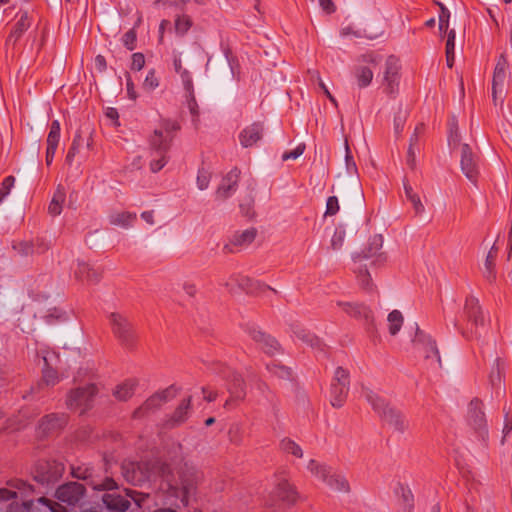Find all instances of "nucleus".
<instances>
[{"label": "nucleus", "mask_w": 512, "mask_h": 512, "mask_svg": "<svg viewBox=\"0 0 512 512\" xmlns=\"http://www.w3.org/2000/svg\"><path fill=\"white\" fill-rule=\"evenodd\" d=\"M497 252H498V249L496 248L495 245H493L491 247L490 251L488 252V254L486 256V259H485V263H484V266H485L484 276L489 281H492V280H494L496 278L495 259L497 257Z\"/></svg>", "instance_id": "nucleus-37"}, {"label": "nucleus", "mask_w": 512, "mask_h": 512, "mask_svg": "<svg viewBox=\"0 0 512 512\" xmlns=\"http://www.w3.org/2000/svg\"><path fill=\"white\" fill-rule=\"evenodd\" d=\"M46 288H52V278L48 275H40L35 281V287L29 290L30 298L35 302L46 301L50 297Z\"/></svg>", "instance_id": "nucleus-26"}, {"label": "nucleus", "mask_w": 512, "mask_h": 512, "mask_svg": "<svg viewBox=\"0 0 512 512\" xmlns=\"http://www.w3.org/2000/svg\"><path fill=\"white\" fill-rule=\"evenodd\" d=\"M440 9L439 12V31L440 33H447L450 19V11L449 9L441 2H435Z\"/></svg>", "instance_id": "nucleus-51"}, {"label": "nucleus", "mask_w": 512, "mask_h": 512, "mask_svg": "<svg viewBox=\"0 0 512 512\" xmlns=\"http://www.w3.org/2000/svg\"><path fill=\"white\" fill-rule=\"evenodd\" d=\"M139 465L135 461H124L121 465L122 475L125 480L132 485H140L145 482V476L142 472H137Z\"/></svg>", "instance_id": "nucleus-30"}, {"label": "nucleus", "mask_w": 512, "mask_h": 512, "mask_svg": "<svg viewBox=\"0 0 512 512\" xmlns=\"http://www.w3.org/2000/svg\"><path fill=\"white\" fill-rule=\"evenodd\" d=\"M159 86V79L156 77L155 69H150L144 79L143 89L153 91Z\"/></svg>", "instance_id": "nucleus-60"}, {"label": "nucleus", "mask_w": 512, "mask_h": 512, "mask_svg": "<svg viewBox=\"0 0 512 512\" xmlns=\"http://www.w3.org/2000/svg\"><path fill=\"white\" fill-rule=\"evenodd\" d=\"M399 60L394 55L389 56L386 59L385 63V71H384V82H385V92L392 96L396 92V88L399 84Z\"/></svg>", "instance_id": "nucleus-19"}, {"label": "nucleus", "mask_w": 512, "mask_h": 512, "mask_svg": "<svg viewBox=\"0 0 512 512\" xmlns=\"http://www.w3.org/2000/svg\"><path fill=\"white\" fill-rule=\"evenodd\" d=\"M92 270V266L84 261H78L77 268L74 272L75 277L81 281H86Z\"/></svg>", "instance_id": "nucleus-63"}, {"label": "nucleus", "mask_w": 512, "mask_h": 512, "mask_svg": "<svg viewBox=\"0 0 512 512\" xmlns=\"http://www.w3.org/2000/svg\"><path fill=\"white\" fill-rule=\"evenodd\" d=\"M89 486L98 491H109L118 488L116 481L110 477L105 478L101 483L90 482Z\"/></svg>", "instance_id": "nucleus-59"}, {"label": "nucleus", "mask_w": 512, "mask_h": 512, "mask_svg": "<svg viewBox=\"0 0 512 512\" xmlns=\"http://www.w3.org/2000/svg\"><path fill=\"white\" fill-rule=\"evenodd\" d=\"M239 208L243 216L252 219L255 216L254 198L249 195L248 198L239 204Z\"/></svg>", "instance_id": "nucleus-56"}, {"label": "nucleus", "mask_w": 512, "mask_h": 512, "mask_svg": "<svg viewBox=\"0 0 512 512\" xmlns=\"http://www.w3.org/2000/svg\"><path fill=\"white\" fill-rule=\"evenodd\" d=\"M412 342L415 346L420 347L424 351L426 359L435 358L438 364L441 365L440 353L436 341L421 330L417 323H415V336Z\"/></svg>", "instance_id": "nucleus-14"}, {"label": "nucleus", "mask_w": 512, "mask_h": 512, "mask_svg": "<svg viewBox=\"0 0 512 512\" xmlns=\"http://www.w3.org/2000/svg\"><path fill=\"white\" fill-rule=\"evenodd\" d=\"M45 368L42 372V382L47 386H54L58 382V372L49 367L47 359L44 358Z\"/></svg>", "instance_id": "nucleus-52"}, {"label": "nucleus", "mask_w": 512, "mask_h": 512, "mask_svg": "<svg viewBox=\"0 0 512 512\" xmlns=\"http://www.w3.org/2000/svg\"><path fill=\"white\" fill-rule=\"evenodd\" d=\"M67 318L66 312L56 307L49 309L47 314L43 316L44 321L49 325L64 322Z\"/></svg>", "instance_id": "nucleus-46"}, {"label": "nucleus", "mask_w": 512, "mask_h": 512, "mask_svg": "<svg viewBox=\"0 0 512 512\" xmlns=\"http://www.w3.org/2000/svg\"><path fill=\"white\" fill-rule=\"evenodd\" d=\"M83 144L84 138L82 137L80 131H77L65 158V162L68 165H72L75 156L79 153V150L83 146Z\"/></svg>", "instance_id": "nucleus-41"}, {"label": "nucleus", "mask_w": 512, "mask_h": 512, "mask_svg": "<svg viewBox=\"0 0 512 512\" xmlns=\"http://www.w3.org/2000/svg\"><path fill=\"white\" fill-rule=\"evenodd\" d=\"M389 333L396 335L403 324V315L399 310H393L388 314Z\"/></svg>", "instance_id": "nucleus-45"}, {"label": "nucleus", "mask_w": 512, "mask_h": 512, "mask_svg": "<svg viewBox=\"0 0 512 512\" xmlns=\"http://www.w3.org/2000/svg\"><path fill=\"white\" fill-rule=\"evenodd\" d=\"M231 281H235L238 290H241L249 295H258L267 290H271L274 293H277L275 289L270 287L269 285L250 278L248 276L242 275L240 273H234L230 276Z\"/></svg>", "instance_id": "nucleus-15"}, {"label": "nucleus", "mask_w": 512, "mask_h": 512, "mask_svg": "<svg viewBox=\"0 0 512 512\" xmlns=\"http://www.w3.org/2000/svg\"><path fill=\"white\" fill-rule=\"evenodd\" d=\"M63 463L56 460H38L33 469V479L41 485H53L62 477Z\"/></svg>", "instance_id": "nucleus-6"}, {"label": "nucleus", "mask_w": 512, "mask_h": 512, "mask_svg": "<svg viewBox=\"0 0 512 512\" xmlns=\"http://www.w3.org/2000/svg\"><path fill=\"white\" fill-rule=\"evenodd\" d=\"M105 506L115 512H125L130 507V501L115 493H105L102 497Z\"/></svg>", "instance_id": "nucleus-31"}, {"label": "nucleus", "mask_w": 512, "mask_h": 512, "mask_svg": "<svg viewBox=\"0 0 512 512\" xmlns=\"http://www.w3.org/2000/svg\"><path fill=\"white\" fill-rule=\"evenodd\" d=\"M65 200V192L61 186H58L53 198L48 206V212L52 216H58L62 212V204Z\"/></svg>", "instance_id": "nucleus-35"}, {"label": "nucleus", "mask_w": 512, "mask_h": 512, "mask_svg": "<svg viewBox=\"0 0 512 512\" xmlns=\"http://www.w3.org/2000/svg\"><path fill=\"white\" fill-rule=\"evenodd\" d=\"M352 73L360 89L368 87L373 80V71L367 66L356 65Z\"/></svg>", "instance_id": "nucleus-32"}, {"label": "nucleus", "mask_w": 512, "mask_h": 512, "mask_svg": "<svg viewBox=\"0 0 512 512\" xmlns=\"http://www.w3.org/2000/svg\"><path fill=\"white\" fill-rule=\"evenodd\" d=\"M14 184L15 177L12 175H9L3 179L0 188V204L10 194V191L13 188Z\"/></svg>", "instance_id": "nucleus-62"}, {"label": "nucleus", "mask_w": 512, "mask_h": 512, "mask_svg": "<svg viewBox=\"0 0 512 512\" xmlns=\"http://www.w3.org/2000/svg\"><path fill=\"white\" fill-rule=\"evenodd\" d=\"M122 43L123 45L129 50L133 51L136 48L137 44V32L136 28L133 27L130 30H128L123 36H122Z\"/></svg>", "instance_id": "nucleus-55"}, {"label": "nucleus", "mask_w": 512, "mask_h": 512, "mask_svg": "<svg viewBox=\"0 0 512 512\" xmlns=\"http://www.w3.org/2000/svg\"><path fill=\"white\" fill-rule=\"evenodd\" d=\"M94 469L87 465L71 466V476L73 478L86 481L89 485L90 482H94L92 479Z\"/></svg>", "instance_id": "nucleus-40"}, {"label": "nucleus", "mask_w": 512, "mask_h": 512, "mask_svg": "<svg viewBox=\"0 0 512 512\" xmlns=\"http://www.w3.org/2000/svg\"><path fill=\"white\" fill-rule=\"evenodd\" d=\"M308 470L325 482L331 489L339 492L350 491L347 479L341 474L332 472L330 467L312 459L308 463Z\"/></svg>", "instance_id": "nucleus-4"}, {"label": "nucleus", "mask_w": 512, "mask_h": 512, "mask_svg": "<svg viewBox=\"0 0 512 512\" xmlns=\"http://www.w3.org/2000/svg\"><path fill=\"white\" fill-rule=\"evenodd\" d=\"M344 312L349 316L362 321L370 337L375 338L377 334L374 315L370 307L363 303L338 302Z\"/></svg>", "instance_id": "nucleus-9"}, {"label": "nucleus", "mask_w": 512, "mask_h": 512, "mask_svg": "<svg viewBox=\"0 0 512 512\" xmlns=\"http://www.w3.org/2000/svg\"><path fill=\"white\" fill-rule=\"evenodd\" d=\"M112 332L120 344L132 350L136 346L137 335L133 324L122 314L112 312L109 315Z\"/></svg>", "instance_id": "nucleus-3"}, {"label": "nucleus", "mask_w": 512, "mask_h": 512, "mask_svg": "<svg viewBox=\"0 0 512 512\" xmlns=\"http://www.w3.org/2000/svg\"><path fill=\"white\" fill-rule=\"evenodd\" d=\"M137 219L136 213L131 212H121L116 215H113L111 217V223L114 225L122 226V227H129L132 226V224Z\"/></svg>", "instance_id": "nucleus-43"}, {"label": "nucleus", "mask_w": 512, "mask_h": 512, "mask_svg": "<svg viewBox=\"0 0 512 512\" xmlns=\"http://www.w3.org/2000/svg\"><path fill=\"white\" fill-rule=\"evenodd\" d=\"M365 398L383 422L392 426L400 433H403L407 429L408 422L403 413L395 407L390 406L384 398L371 390L365 392Z\"/></svg>", "instance_id": "nucleus-1"}, {"label": "nucleus", "mask_w": 512, "mask_h": 512, "mask_svg": "<svg viewBox=\"0 0 512 512\" xmlns=\"http://www.w3.org/2000/svg\"><path fill=\"white\" fill-rule=\"evenodd\" d=\"M290 329L294 336L301 340L303 343L309 345L311 348L319 352H325V343L311 331L305 329L303 326L297 323L291 324Z\"/></svg>", "instance_id": "nucleus-21"}, {"label": "nucleus", "mask_w": 512, "mask_h": 512, "mask_svg": "<svg viewBox=\"0 0 512 512\" xmlns=\"http://www.w3.org/2000/svg\"><path fill=\"white\" fill-rule=\"evenodd\" d=\"M31 24L32 21L28 12H22L6 39V45L12 44L14 46L21 39L23 34L31 27Z\"/></svg>", "instance_id": "nucleus-25"}, {"label": "nucleus", "mask_w": 512, "mask_h": 512, "mask_svg": "<svg viewBox=\"0 0 512 512\" xmlns=\"http://www.w3.org/2000/svg\"><path fill=\"white\" fill-rule=\"evenodd\" d=\"M97 392L98 389L93 383L75 388L67 397V406L72 410L80 409V414H83L92 407Z\"/></svg>", "instance_id": "nucleus-8"}, {"label": "nucleus", "mask_w": 512, "mask_h": 512, "mask_svg": "<svg viewBox=\"0 0 512 512\" xmlns=\"http://www.w3.org/2000/svg\"><path fill=\"white\" fill-rule=\"evenodd\" d=\"M13 249L22 256H28L35 252V244L31 241H20L13 244Z\"/></svg>", "instance_id": "nucleus-57"}, {"label": "nucleus", "mask_w": 512, "mask_h": 512, "mask_svg": "<svg viewBox=\"0 0 512 512\" xmlns=\"http://www.w3.org/2000/svg\"><path fill=\"white\" fill-rule=\"evenodd\" d=\"M163 131V134L166 133L167 138H174V134L180 130V125L178 122L170 120V119H163L161 122V129Z\"/></svg>", "instance_id": "nucleus-54"}, {"label": "nucleus", "mask_w": 512, "mask_h": 512, "mask_svg": "<svg viewBox=\"0 0 512 512\" xmlns=\"http://www.w3.org/2000/svg\"><path fill=\"white\" fill-rule=\"evenodd\" d=\"M257 233L258 231L254 227L246 229L242 232H236L233 235L230 244L224 245L223 252L226 254L233 253L231 246H247L251 244L255 240Z\"/></svg>", "instance_id": "nucleus-27"}, {"label": "nucleus", "mask_w": 512, "mask_h": 512, "mask_svg": "<svg viewBox=\"0 0 512 512\" xmlns=\"http://www.w3.org/2000/svg\"><path fill=\"white\" fill-rule=\"evenodd\" d=\"M266 369L276 377L284 380L292 379V370L291 368L282 365L279 362L272 361L266 365Z\"/></svg>", "instance_id": "nucleus-38"}, {"label": "nucleus", "mask_w": 512, "mask_h": 512, "mask_svg": "<svg viewBox=\"0 0 512 512\" xmlns=\"http://www.w3.org/2000/svg\"><path fill=\"white\" fill-rule=\"evenodd\" d=\"M37 504L45 506L50 512H67V509L60 503L48 499L46 497H40L37 499Z\"/></svg>", "instance_id": "nucleus-58"}, {"label": "nucleus", "mask_w": 512, "mask_h": 512, "mask_svg": "<svg viewBox=\"0 0 512 512\" xmlns=\"http://www.w3.org/2000/svg\"><path fill=\"white\" fill-rule=\"evenodd\" d=\"M349 372L343 367H337L330 386V403L335 408H341L346 402L349 392Z\"/></svg>", "instance_id": "nucleus-7"}, {"label": "nucleus", "mask_w": 512, "mask_h": 512, "mask_svg": "<svg viewBox=\"0 0 512 512\" xmlns=\"http://www.w3.org/2000/svg\"><path fill=\"white\" fill-rule=\"evenodd\" d=\"M86 487L79 482H67L55 491V497L69 506H76L85 496Z\"/></svg>", "instance_id": "nucleus-12"}, {"label": "nucleus", "mask_w": 512, "mask_h": 512, "mask_svg": "<svg viewBox=\"0 0 512 512\" xmlns=\"http://www.w3.org/2000/svg\"><path fill=\"white\" fill-rule=\"evenodd\" d=\"M151 154H167L172 145V137L167 138L162 130H154L149 140Z\"/></svg>", "instance_id": "nucleus-29"}, {"label": "nucleus", "mask_w": 512, "mask_h": 512, "mask_svg": "<svg viewBox=\"0 0 512 512\" xmlns=\"http://www.w3.org/2000/svg\"><path fill=\"white\" fill-rule=\"evenodd\" d=\"M507 66V59L505 55L501 54L496 63L492 79V96L494 100H496L498 94L503 92Z\"/></svg>", "instance_id": "nucleus-23"}, {"label": "nucleus", "mask_w": 512, "mask_h": 512, "mask_svg": "<svg viewBox=\"0 0 512 512\" xmlns=\"http://www.w3.org/2000/svg\"><path fill=\"white\" fill-rule=\"evenodd\" d=\"M224 54L230 67L232 77L235 80L239 81L241 72L238 58L235 55H233L229 48L224 50Z\"/></svg>", "instance_id": "nucleus-47"}, {"label": "nucleus", "mask_w": 512, "mask_h": 512, "mask_svg": "<svg viewBox=\"0 0 512 512\" xmlns=\"http://www.w3.org/2000/svg\"><path fill=\"white\" fill-rule=\"evenodd\" d=\"M241 171L239 168H232L223 178L218 186L215 196L217 199L226 200L231 197L238 189V182Z\"/></svg>", "instance_id": "nucleus-16"}, {"label": "nucleus", "mask_w": 512, "mask_h": 512, "mask_svg": "<svg viewBox=\"0 0 512 512\" xmlns=\"http://www.w3.org/2000/svg\"><path fill=\"white\" fill-rule=\"evenodd\" d=\"M243 329L265 354L274 356L282 352V347L278 340L261 330L256 324L247 323L243 326Z\"/></svg>", "instance_id": "nucleus-10"}, {"label": "nucleus", "mask_w": 512, "mask_h": 512, "mask_svg": "<svg viewBox=\"0 0 512 512\" xmlns=\"http://www.w3.org/2000/svg\"><path fill=\"white\" fill-rule=\"evenodd\" d=\"M482 406L483 403L480 399H472L468 406L467 421L469 426L474 430L476 436L480 440L486 441L488 438V427Z\"/></svg>", "instance_id": "nucleus-11"}, {"label": "nucleus", "mask_w": 512, "mask_h": 512, "mask_svg": "<svg viewBox=\"0 0 512 512\" xmlns=\"http://www.w3.org/2000/svg\"><path fill=\"white\" fill-rule=\"evenodd\" d=\"M60 122L58 120H53L49 124V132L47 135V149H46V157L45 162L47 166H50L53 162L59 141H60Z\"/></svg>", "instance_id": "nucleus-22"}, {"label": "nucleus", "mask_w": 512, "mask_h": 512, "mask_svg": "<svg viewBox=\"0 0 512 512\" xmlns=\"http://www.w3.org/2000/svg\"><path fill=\"white\" fill-rule=\"evenodd\" d=\"M461 140V136L458 129V124L455 118L449 123V133H448V144L452 149H455L459 146Z\"/></svg>", "instance_id": "nucleus-49"}, {"label": "nucleus", "mask_w": 512, "mask_h": 512, "mask_svg": "<svg viewBox=\"0 0 512 512\" xmlns=\"http://www.w3.org/2000/svg\"><path fill=\"white\" fill-rule=\"evenodd\" d=\"M357 279L363 290L367 292H372L374 290V284L372 282L371 275L366 267L359 270Z\"/></svg>", "instance_id": "nucleus-50"}, {"label": "nucleus", "mask_w": 512, "mask_h": 512, "mask_svg": "<svg viewBox=\"0 0 512 512\" xmlns=\"http://www.w3.org/2000/svg\"><path fill=\"white\" fill-rule=\"evenodd\" d=\"M396 493L400 495L401 500L403 502L404 512H413L414 509V496L412 491L408 486H404L399 483L398 488L396 489Z\"/></svg>", "instance_id": "nucleus-36"}, {"label": "nucleus", "mask_w": 512, "mask_h": 512, "mask_svg": "<svg viewBox=\"0 0 512 512\" xmlns=\"http://www.w3.org/2000/svg\"><path fill=\"white\" fill-rule=\"evenodd\" d=\"M192 410V396L190 395L184 398L173 413L165 419L163 427L171 430L183 425L190 417Z\"/></svg>", "instance_id": "nucleus-13"}, {"label": "nucleus", "mask_w": 512, "mask_h": 512, "mask_svg": "<svg viewBox=\"0 0 512 512\" xmlns=\"http://www.w3.org/2000/svg\"><path fill=\"white\" fill-rule=\"evenodd\" d=\"M193 21L190 16L183 14L175 19V33L177 36L183 37L192 27Z\"/></svg>", "instance_id": "nucleus-44"}, {"label": "nucleus", "mask_w": 512, "mask_h": 512, "mask_svg": "<svg viewBox=\"0 0 512 512\" xmlns=\"http://www.w3.org/2000/svg\"><path fill=\"white\" fill-rule=\"evenodd\" d=\"M136 385L137 382L135 380H126L124 383L116 387L113 394L118 400L127 401L134 394Z\"/></svg>", "instance_id": "nucleus-34"}, {"label": "nucleus", "mask_w": 512, "mask_h": 512, "mask_svg": "<svg viewBox=\"0 0 512 512\" xmlns=\"http://www.w3.org/2000/svg\"><path fill=\"white\" fill-rule=\"evenodd\" d=\"M68 417L64 413H51L43 416L39 422V431L44 436L58 433L67 424Z\"/></svg>", "instance_id": "nucleus-18"}, {"label": "nucleus", "mask_w": 512, "mask_h": 512, "mask_svg": "<svg viewBox=\"0 0 512 512\" xmlns=\"http://www.w3.org/2000/svg\"><path fill=\"white\" fill-rule=\"evenodd\" d=\"M154 158L150 162V170L153 173L159 172L168 162L167 154H152Z\"/></svg>", "instance_id": "nucleus-61"}, {"label": "nucleus", "mask_w": 512, "mask_h": 512, "mask_svg": "<svg viewBox=\"0 0 512 512\" xmlns=\"http://www.w3.org/2000/svg\"><path fill=\"white\" fill-rule=\"evenodd\" d=\"M264 132V123L255 121L241 130L238 139L243 148H250L263 139Z\"/></svg>", "instance_id": "nucleus-17"}, {"label": "nucleus", "mask_w": 512, "mask_h": 512, "mask_svg": "<svg viewBox=\"0 0 512 512\" xmlns=\"http://www.w3.org/2000/svg\"><path fill=\"white\" fill-rule=\"evenodd\" d=\"M404 192L407 200L411 202L415 213L421 214L424 211V206L420 200L419 195L414 192L412 186L407 181H404Z\"/></svg>", "instance_id": "nucleus-39"}, {"label": "nucleus", "mask_w": 512, "mask_h": 512, "mask_svg": "<svg viewBox=\"0 0 512 512\" xmlns=\"http://www.w3.org/2000/svg\"><path fill=\"white\" fill-rule=\"evenodd\" d=\"M383 246V237L381 234H375L369 238L367 245L361 252L353 254L352 258L355 262L369 259L380 251Z\"/></svg>", "instance_id": "nucleus-28"}, {"label": "nucleus", "mask_w": 512, "mask_h": 512, "mask_svg": "<svg viewBox=\"0 0 512 512\" xmlns=\"http://www.w3.org/2000/svg\"><path fill=\"white\" fill-rule=\"evenodd\" d=\"M211 179V173L204 168L198 170L197 186L200 190L208 188Z\"/></svg>", "instance_id": "nucleus-64"}, {"label": "nucleus", "mask_w": 512, "mask_h": 512, "mask_svg": "<svg viewBox=\"0 0 512 512\" xmlns=\"http://www.w3.org/2000/svg\"><path fill=\"white\" fill-rule=\"evenodd\" d=\"M220 375L226 381L230 398L225 402V407H231L236 402L242 401L246 396V384L241 374L226 365H221Z\"/></svg>", "instance_id": "nucleus-5"}, {"label": "nucleus", "mask_w": 512, "mask_h": 512, "mask_svg": "<svg viewBox=\"0 0 512 512\" xmlns=\"http://www.w3.org/2000/svg\"><path fill=\"white\" fill-rule=\"evenodd\" d=\"M279 447L284 453L291 454L297 458H302L303 456L301 447L290 438H283L280 441Z\"/></svg>", "instance_id": "nucleus-42"}, {"label": "nucleus", "mask_w": 512, "mask_h": 512, "mask_svg": "<svg viewBox=\"0 0 512 512\" xmlns=\"http://www.w3.org/2000/svg\"><path fill=\"white\" fill-rule=\"evenodd\" d=\"M461 170L464 175L473 183L478 178V167L474 159V154L471 147L464 143L461 146Z\"/></svg>", "instance_id": "nucleus-20"}, {"label": "nucleus", "mask_w": 512, "mask_h": 512, "mask_svg": "<svg viewBox=\"0 0 512 512\" xmlns=\"http://www.w3.org/2000/svg\"><path fill=\"white\" fill-rule=\"evenodd\" d=\"M345 236H346L345 226L342 224H339L335 228L334 234L332 236L331 247L334 250L340 249L344 243Z\"/></svg>", "instance_id": "nucleus-53"}, {"label": "nucleus", "mask_w": 512, "mask_h": 512, "mask_svg": "<svg viewBox=\"0 0 512 512\" xmlns=\"http://www.w3.org/2000/svg\"><path fill=\"white\" fill-rule=\"evenodd\" d=\"M463 314L467 321L466 329L461 328L457 321H455L454 326L466 339H478L485 327V317L479 300L475 296L469 295L466 297Z\"/></svg>", "instance_id": "nucleus-2"}, {"label": "nucleus", "mask_w": 512, "mask_h": 512, "mask_svg": "<svg viewBox=\"0 0 512 512\" xmlns=\"http://www.w3.org/2000/svg\"><path fill=\"white\" fill-rule=\"evenodd\" d=\"M162 404L161 397L154 393L133 412V418H142L149 412L158 409Z\"/></svg>", "instance_id": "nucleus-33"}, {"label": "nucleus", "mask_w": 512, "mask_h": 512, "mask_svg": "<svg viewBox=\"0 0 512 512\" xmlns=\"http://www.w3.org/2000/svg\"><path fill=\"white\" fill-rule=\"evenodd\" d=\"M275 495L286 506L294 505L299 496L296 488L284 477L278 479Z\"/></svg>", "instance_id": "nucleus-24"}, {"label": "nucleus", "mask_w": 512, "mask_h": 512, "mask_svg": "<svg viewBox=\"0 0 512 512\" xmlns=\"http://www.w3.org/2000/svg\"><path fill=\"white\" fill-rule=\"evenodd\" d=\"M455 37L456 33L454 29H451L450 31L447 32L446 61L449 67H452L454 62Z\"/></svg>", "instance_id": "nucleus-48"}]
</instances>
